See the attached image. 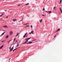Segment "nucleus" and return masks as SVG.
I'll return each mask as SVG.
<instances>
[{
    "label": "nucleus",
    "instance_id": "29",
    "mask_svg": "<svg viewBox=\"0 0 62 62\" xmlns=\"http://www.w3.org/2000/svg\"><path fill=\"white\" fill-rule=\"evenodd\" d=\"M11 49V47H10L9 48V49Z\"/></svg>",
    "mask_w": 62,
    "mask_h": 62
},
{
    "label": "nucleus",
    "instance_id": "20",
    "mask_svg": "<svg viewBox=\"0 0 62 62\" xmlns=\"http://www.w3.org/2000/svg\"><path fill=\"white\" fill-rule=\"evenodd\" d=\"M29 5V3H27V4H25V5Z\"/></svg>",
    "mask_w": 62,
    "mask_h": 62
},
{
    "label": "nucleus",
    "instance_id": "34",
    "mask_svg": "<svg viewBox=\"0 0 62 62\" xmlns=\"http://www.w3.org/2000/svg\"><path fill=\"white\" fill-rule=\"evenodd\" d=\"M42 15V16H45L44 15Z\"/></svg>",
    "mask_w": 62,
    "mask_h": 62
},
{
    "label": "nucleus",
    "instance_id": "21",
    "mask_svg": "<svg viewBox=\"0 0 62 62\" xmlns=\"http://www.w3.org/2000/svg\"><path fill=\"white\" fill-rule=\"evenodd\" d=\"M10 40H10L9 41H8V43H9V42H10Z\"/></svg>",
    "mask_w": 62,
    "mask_h": 62
},
{
    "label": "nucleus",
    "instance_id": "16",
    "mask_svg": "<svg viewBox=\"0 0 62 62\" xmlns=\"http://www.w3.org/2000/svg\"><path fill=\"white\" fill-rule=\"evenodd\" d=\"M52 13V11H49V13Z\"/></svg>",
    "mask_w": 62,
    "mask_h": 62
},
{
    "label": "nucleus",
    "instance_id": "11",
    "mask_svg": "<svg viewBox=\"0 0 62 62\" xmlns=\"http://www.w3.org/2000/svg\"><path fill=\"white\" fill-rule=\"evenodd\" d=\"M42 22V20L41 19L40 20V23H41Z\"/></svg>",
    "mask_w": 62,
    "mask_h": 62
},
{
    "label": "nucleus",
    "instance_id": "35",
    "mask_svg": "<svg viewBox=\"0 0 62 62\" xmlns=\"http://www.w3.org/2000/svg\"><path fill=\"white\" fill-rule=\"evenodd\" d=\"M31 28H32V25H31Z\"/></svg>",
    "mask_w": 62,
    "mask_h": 62
},
{
    "label": "nucleus",
    "instance_id": "5",
    "mask_svg": "<svg viewBox=\"0 0 62 62\" xmlns=\"http://www.w3.org/2000/svg\"><path fill=\"white\" fill-rule=\"evenodd\" d=\"M17 20V19H13L12 20V21H14V22H15V21H16Z\"/></svg>",
    "mask_w": 62,
    "mask_h": 62
},
{
    "label": "nucleus",
    "instance_id": "28",
    "mask_svg": "<svg viewBox=\"0 0 62 62\" xmlns=\"http://www.w3.org/2000/svg\"><path fill=\"white\" fill-rule=\"evenodd\" d=\"M4 41H2L1 42H4Z\"/></svg>",
    "mask_w": 62,
    "mask_h": 62
},
{
    "label": "nucleus",
    "instance_id": "1",
    "mask_svg": "<svg viewBox=\"0 0 62 62\" xmlns=\"http://www.w3.org/2000/svg\"><path fill=\"white\" fill-rule=\"evenodd\" d=\"M31 39V38L26 39V40H27V41H26L25 42L23 43V44H26V42H28V40H29V39Z\"/></svg>",
    "mask_w": 62,
    "mask_h": 62
},
{
    "label": "nucleus",
    "instance_id": "22",
    "mask_svg": "<svg viewBox=\"0 0 62 62\" xmlns=\"http://www.w3.org/2000/svg\"><path fill=\"white\" fill-rule=\"evenodd\" d=\"M27 23H25V24H24V25H27Z\"/></svg>",
    "mask_w": 62,
    "mask_h": 62
},
{
    "label": "nucleus",
    "instance_id": "33",
    "mask_svg": "<svg viewBox=\"0 0 62 62\" xmlns=\"http://www.w3.org/2000/svg\"><path fill=\"white\" fill-rule=\"evenodd\" d=\"M26 44H29V43H26Z\"/></svg>",
    "mask_w": 62,
    "mask_h": 62
},
{
    "label": "nucleus",
    "instance_id": "13",
    "mask_svg": "<svg viewBox=\"0 0 62 62\" xmlns=\"http://www.w3.org/2000/svg\"><path fill=\"white\" fill-rule=\"evenodd\" d=\"M62 2V0H60V4Z\"/></svg>",
    "mask_w": 62,
    "mask_h": 62
},
{
    "label": "nucleus",
    "instance_id": "40",
    "mask_svg": "<svg viewBox=\"0 0 62 62\" xmlns=\"http://www.w3.org/2000/svg\"><path fill=\"white\" fill-rule=\"evenodd\" d=\"M18 49V48H16L15 49L16 50V49Z\"/></svg>",
    "mask_w": 62,
    "mask_h": 62
},
{
    "label": "nucleus",
    "instance_id": "43",
    "mask_svg": "<svg viewBox=\"0 0 62 62\" xmlns=\"http://www.w3.org/2000/svg\"><path fill=\"white\" fill-rule=\"evenodd\" d=\"M27 26L25 27H27Z\"/></svg>",
    "mask_w": 62,
    "mask_h": 62
},
{
    "label": "nucleus",
    "instance_id": "41",
    "mask_svg": "<svg viewBox=\"0 0 62 62\" xmlns=\"http://www.w3.org/2000/svg\"><path fill=\"white\" fill-rule=\"evenodd\" d=\"M20 6V5H18V6Z\"/></svg>",
    "mask_w": 62,
    "mask_h": 62
},
{
    "label": "nucleus",
    "instance_id": "31",
    "mask_svg": "<svg viewBox=\"0 0 62 62\" xmlns=\"http://www.w3.org/2000/svg\"><path fill=\"white\" fill-rule=\"evenodd\" d=\"M29 25H27V27H28L29 26Z\"/></svg>",
    "mask_w": 62,
    "mask_h": 62
},
{
    "label": "nucleus",
    "instance_id": "19",
    "mask_svg": "<svg viewBox=\"0 0 62 62\" xmlns=\"http://www.w3.org/2000/svg\"><path fill=\"white\" fill-rule=\"evenodd\" d=\"M46 12L47 13H49V11H46Z\"/></svg>",
    "mask_w": 62,
    "mask_h": 62
},
{
    "label": "nucleus",
    "instance_id": "27",
    "mask_svg": "<svg viewBox=\"0 0 62 62\" xmlns=\"http://www.w3.org/2000/svg\"><path fill=\"white\" fill-rule=\"evenodd\" d=\"M15 50H16V49H14V50H13V52H14V51H15Z\"/></svg>",
    "mask_w": 62,
    "mask_h": 62
},
{
    "label": "nucleus",
    "instance_id": "36",
    "mask_svg": "<svg viewBox=\"0 0 62 62\" xmlns=\"http://www.w3.org/2000/svg\"><path fill=\"white\" fill-rule=\"evenodd\" d=\"M8 18V16H7L6 17V18Z\"/></svg>",
    "mask_w": 62,
    "mask_h": 62
},
{
    "label": "nucleus",
    "instance_id": "8",
    "mask_svg": "<svg viewBox=\"0 0 62 62\" xmlns=\"http://www.w3.org/2000/svg\"><path fill=\"white\" fill-rule=\"evenodd\" d=\"M3 47V46H2L0 47V49H2Z\"/></svg>",
    "mask_w": 62,
    "mask_h": 62
},
{
    "label": "nucleus",
    "instance_id": "46",
    "mask_svg": "<svg viewBox=\"0 0 62 62\" xmlns=\"http://www.w3.org/2000/svg\"><path fill=\"white\" fill-rule=\"evenodd\" d=\"M3 18H1V19H3Z\"/></svg>",
    "mask_w": 62,
    "mask_h": 62
},
{
    "label": "nucleus",
    "instance_id": "44",
    "mask_svg": "<svg viewBox=\"0 0 62 62\" xmlns=\"http://www.w3.org/2000/svg\"><path fill=\"white\" fill-rule=\"evenodd\" d=\"M17 41H18V40H16V42H17Z\"/></svg>",
    "mask_w": 62,
    "mask_h": 62
},
{
    "label": "nucleus",
    "instance_id": "4",
    "mask_svg": "<svg viewBox=\"0 0 62 62\" xmlns=\"http://www.w3.org/2000/svg\"><path fill=\"white\" fill-rule=\"evenodd\" d=\"M10 35H12V31H10Z\"/></svg>",
    "mask_w": 62,
    "mask_h": 62
},
{
    "label": "nucleus",
    "instance_id": "45",
    "mask_svg": "<svg viewBox=\"0 0 62 62\" xmlns=\"http://www.w3.org/2000/svg\"><path fill=\"white\" fill-rule=\"evenodd\" d=\"M26 37H28V36H26Z\"/></svg>",
    "mask_w": 62,
    "mask_h": 62
},
{
    "label": "nucleus",
    "instance_id": "6",
    "mask_svg": "<svg viewBox=\"0 0 62 62\" xmlns=\"http://www.w3.org/2000/svg\"><path fill=\"white\" fill-rule=\"evenodd\" d=\"M3 27H6V28H7V27H8L6 25H5Z\"/></svg>",
    "mask_w": 62,
    "mask_h": 62
},
{
    "label": "nucleus",
    "instance_id": "7",
    "mask_svg": "<svg viewBox=\"0 0 62 62\" xmlns=\"http://www.w3.org/2000/svg\"><path fill=\"white\" fill-rule=\"evenodd\" d=\"M60 29L59 28V29H58L56 31V32H58V31H60Z\"/></svg>",
    "mask_w": 62,
    "mask_h": 62
},
{
    "label": "nucleus",
    "instance_id": "39",
    "mask_svg": "<svg viewBox=\"0 0 62 62\" xmlns=\"http://www.w3.org/2000/svg\"><path fill=\"white\" fill-rule=\"evenodd\" d=\"M18 49V48H16L15 49L16 50V49Z\"/></svg>",
    "mask_w": 62,
    "mask_h": 62
},
{
    "label": "nucleus",
    "instance_id": "14",
    "mask_svg": "<svg viewBox=\"0 0 62 62\" xmlns=\"http://www.w3.org/2000/svg\"><path fill=\"white\" fill-rule=\"evenodd\" d=\"M19 44H17V46L16 47H18L19 46Z\"/></svg>",
    "mask_w": 62,
    "mask_h": 62
},
{
    "label": "nucleus",
    "instance_id": "9",
    "mask_svg": "<svg viewBox=\"0 0 62 62\" xmlns=\"http://www.w3.org/2000/svg\"><path fill=\"white\" fill-rule=\"evenodd\" d=\"M8 38V35H7V36L5 38L6 39H7Z\"/></svg>",
    "mask_w": 62,
    "mask_h": 62
},
{
    "label": "nucleus",
    "instance_id": "38",
    "mask_svg": "<svg viewBox=\"0 0 62 62\" xmlns=\"http://www.w3.org/2000/svg\"><path fill=\"white\" fill-rule=\"evenodd\" d=\"M55 8H56V7H54V9H55Z\"/></svg>",
    "mask_w": 62,
    "mask_h": 62
},
{
    "label": "nucleus",
    "instance_id": "2",
    "mask_svg": "<svg viewBox=\"0 0 62 62\" xmlns=\"http://www.w3.org/2000/svg\"><path fill=\"white\" fill-rule=\"evenodd\" d=\"M13 48H14V47L13 46L12 47L11 49H10V52H11L13 50Z\"/></svg>",
    "mask_w": 62,
    "mask_h": 62
},
{
    "label": "nucleus",
    "instance_id": "18",
    "mask_svg": "<svg viewBox=\"0 0 62 62\" xmlns=\"http://www.w3.org/2000/svg\"><path fill=\"white\" fill-rule=\"evenodd\" d=\"M18 35H19V34L18 33H17V35H16V37H17V36H18Z\"/></svg>",
    "mask_w": 62,
    "mask_h": 62
},
{
    "label": "nucleus",
    "instance_id": "32",
    "mask_svg": "<svg viewBox=\"0 0 62 62\" xmlns=\"http://www.w3.org/2000/svg\"><path fill=\"white\" fill-rule=\"evenodd\" d=\"M16 39V38H15L14 39V41Z\"/></svg>",
    "mask_w": 62,
    "mask_h": 62
},
{
    "label": "nucleus",
    "instance_id": "3",
    "mask_svg": "<svg viewBox=\"0 0 62 62\" xmlns=\"http://www.w3.org/2000/svg\"><path fill=\"white\" fill-rule=\"evenodd\" d=\"M34 34V31H31V32H29V34Z\"/></svg>",
    "mask_w": 62,
    "mask_h": 62
},
{
    "label": "nucleus",
    "instance_id": "17",
    "mask_svg": "<svg viewBox=\"0 0 62 62\" xmlns=\"http://www.w3.org/2000/svg\"><path fill=\"white\" fill-rule=\"evenodd\" d=\"M4 15V14H2L1 15H0V17H1V16H3Z\"/></svg>",
    "mask_w": 62,
    "mask_h": 62
},
{
    "label": "nucleus",
    "instance_id": "12",
    "mask_svg": "<svg viewBox=\"0 0 62 62\" xmlns=\"http://www.w3.org/2000/svg\"><path fill=\"white\" fill-rule=\"evenodd\" d=\"M29 44H31V43H32V42H29Z\"/></svg>",
    "mask_w": 62,
    "mask_h": 62
},
{
    "label": "nucleus",
    "instance_id": "23",
    "mask_svg": "<svg viewBox=\"0 0 62 62\" xmlns=\"http://www.w3.org/2000/svg\"><path fill=\"white\" fill-rule=\"evenodd\" d=\"M26 36H25V35H24L23 36V37L24 38H25V37Z\"/></svg>",
    "mask_w": 62,
    "mask_h": 62
},
{
    "label": "nucleus",
    "instance_id": "42",
    "mask_svg": "<svg viewBox=\"0 0 62 62\" xmlns=\"http://www.w3.org/2000/svg\"><path fill=\"white\" fill-rule=\"evenodd\" d=\"M10 59H11V58H10V59H9V60H10Z\"/></svg>",
    "mask_w": 62,
    "mask_h": 62
},
{
    "label": "nucleus",
    "instance_id": "25",
    "mask_svg": "<svg viewBox=\"0 0 62 62\" xmlns=\"http://www.w3.org/2000/svg\"><path fill=\"white\" fill-rule=\"evenodd\" d=\"M43 11L45 10V8H43Z\"/></svg>",
    "mask_w": 62,
    "mask_h": 62
},
{
    "label": "nucleus",
    "instance_id": "30",
    "mask_svg": "<svg viewBox=\"0 0 62 62\" xmlns=\"http://www.w3.org/2000/svg\"><path fill=\"white\" fill-rule=\"evenodd\" d=\"M22 20H20V21H19V22H21V21H22Z\"/></svg>",
    "mask_w": 62,
    "mask_h": 62
},
{
    "label": "nucleus",
    "instance_id": "24",
    "mask_svg": "<svg viewBox=\"0 0 62 62\" xmlns=\"http://www.w3.org/2000/svg\"><path fill=\"white\" fill-rule=\"evenodd\" d=\"M4 34H5V32H3V33L2 34V35H4Z\"/></svg>",
    "mask_w": 62,
    "mask_h": 62
},
{
    "label": "nucleus",
    "instance_id": "26",
    "mask_svg": "<svg viewBox=\"0 0 62 62\" xmlns=\"http://www.w3.org/2000/svg\"><path fill=\"white\" fill-rule=\"evenodd\" d=\"M35 40H32L31 41H35Z\"/></svg>",
    "mask_w": 62,
    "mask_h": 62
},
{
    "label": "nucleus",
    "instance_id": "47",
    "mask_svg": "<svg viewBox=\"0 0 62 62\" xmlns=\"http://www.w3.org/2000/svg\"><path fill=\"white\" fill-rule=\"evenodd\" d=\"M62 21V20H61Z\"/></svg>",
    "mask_w": 62,
    "mask_h": 62
},
{
    "label": "nucleus",
    "instance_id": "37",
    "mask_svg": "<svg viewBox=\"0 0 62 62\" xmlns=\"http://www.w3.org/2000/svg\"><path fill=\"white\" fill-rule=\"evenodd\" d=\"M55 37H56V36H55V35L54 36V38H55Z\"/></svg>",
    "mask_w": 62,
    "mask_h": 62
},
{
    "label": "nucleus",
    "instance_id": "10",
    "mask_svg": "<svg viewBox=\"0 0 62 62\" xmlns=\"http://www.w3.org/2000/svg\"><path fill=\"white\" fill-rule=\"evenodd\" d=\"M60 10L61 11V13H62V9H61V8H60Z\"/></svg>",
    "mask_w": 62,
    "mask_h": 62
},
{
    "label": "nucleus",
    "instance_id": "15",
    "mask_svg": "<svg viewBox=\"0 0 62 62\" xmlns=\"http://www.w3.org/2000/svg\"><path fill=\"white\" fill-rule=\"evenodd\" d=\"M27 33H26L25 34V35L26 36H27Z\"/></svg>",
    "mask_w": 62,
    "mask_h": 62
}]
</instances>
